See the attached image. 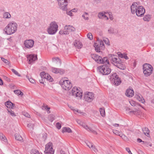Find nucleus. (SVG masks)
I'll use <instances>...</instances> for the list:
<instances>
[{
    "label": "nucleus",
    "instance_id": "nucleus-29",
    "mask_svg": "<svg viewBox=\"0 0 154 154\" xmlns=\"http://www.w3.org/2000/svg\"><path fill=\"white\" fill-rule=\"evenodd\" d=\"M72 132V131L70 128H69L64 127L63 128L62 132L64 133L65 132L70 133Z\"/></svg>",
    "mask_w": 154,
    "mask_h": 154
},
{
    "label": "nucleus",
    "instance_id": "nucleus-16",
    "mask_svg": "<svg viewBox=\"0 0 154 154\" xmlns=\"http://www.w3.org/2000/svg\"><path fill=\"white\" fill-rule=\"evenodd\" d=\"M52 72L55 73H60L62 74L64 73V71L62 69L52 67L51 69Z\"/></svg>",
    "mask_w": 154,
    "mask_h": 154
},
{
    "label": "nucleus",
    "instance_id": "nucleus-36",
    "mask_svg": "<svg viewBox=\"0 0 154 154\" xmlns=\"http://www.w3.org/2000/svg\"><path fill=\"white\" fill-rule=\"evenodd\" d=\"M122 63H120V64H118L117 65H115V66L118 67V68L122 69H124L125 68V66L122 64Z\"/></svg>",
    "mask_w": 154,
    "mask_h": 154
},
{
    "label": "nucleus",
    "instance_id": "nucleus-49",
    "mask_svg": "<svg viewBox=\"0 0 154 154\" xmlns=\"http://www.w3.org/2000/svg\"><path fill=\"white\" fill-rule=\"evenodd\" d=\"M56 127L58 129H59L61 128V125L60 123H57L56 124Z\"/></svg>",
    "mask_w": 154,
    "mask_h": 154
},
{
    "label": "nucleus",
    "instance_id": "nucleus-50",
    "mask_svg": "<svg viewBox=\"0 0 154 154\" xmlns=\"http://www.w3.org/2000/svg\"><path fill=\"white\" fill-rule=\"evenodd\" d=\"M28 79L29 81V82L32 83H34L35 82V80L33 79L32 78H28Z\"/></svg>",
    "mask_w": 154,
    "mask_h": 154
},
{
    "label": "nucleus",
    "instance_id": "nucleus-23",
    "mask_svg": "<svg viewBox=\"0 0 154 154\" xmlns=\"http://www.w3.org/2000/svg\"><path fill=\"white\" fill-rule=\"evenodd\" d=\"M113 84L115 85H119L121 83L120 79L119 78H117L115 79H114L113 81L111 82Z\"/></svg>",
    "mask_w": 154,
    "mask_h": 154
},
{
    "label": "nucleus",
    "instance_id": "nucleus-20",
    "mask_svg": "<svg viewBox=\"0 0 154 154\" xmlns=\"http://www.w3.org/2000/svg\"><path fill=\"white\" fill-rule=\"evenodd\" d=\"M106 12H100L98 14V16L100 19H102L103 18H106L107 20L108 19V18L105 15Z\"/></svg>",
    "mask_w": 154,
    "mask_h": 154
},
{
    "label": "nucleus",
    "instance_id": "nucleus-1",
    "mask_svg": "<svg viewBox=\"0 0 154 154\" xmlns=\"http://www.w3.org/2000/svg\"><path fill=\"white\" fill-rule=\"evenodd\" d=\"M131 13L133 14H136L138 17H142L145 12L143 6H138L137 2H134L131 6Z\"/></svg>",
    "mask_w": 154,
    "mask_h": 154
},
{
    "label": "nucleus",
    "instance_id": "nucleus-63",
    "mask_svg": "<svg viewBox=\"0 0 154 154\" xmlns=\"http://www.w3.org/2000/svg\"><path fill=\"white\" fill-rule=\"evenodd\" d=\"M60 154H66L65 151L61 150L60 151Z\"/></svg>",
    "mask_w": 154,
    "mask_h": 154
},
{
    "label": "nucleus",
    "instance_id": "nucleus-64",
    "mask_svg": "<svg viewBox=\"0 0 154 154\" xmlns=\"http://www.w3.org/2000/svg\"><path fill=\"white\" fill-rule=\"evenodd\" d=\"M100 47H102L103 46V42L100 41Z\"/></svg>",
    "mask_w": 154,
    "mask_h": 154
},
{
    "label": "nucleus",
    "instance_id": "nucleus-37",
    "mask_svg": "<svg viewBox=\"0 0 154 154\" xmlns=\"http://www.w3.org/2000/svg\"><path fill=\"white\" fill-rule=\"evenodd\" d=\"M137 99L140 102L142 103H144L145 102V100L142 97H141L139 96H137Z\"/></svg>",
    "mask_w": 154,
    "mask_h": 154
},
{
    "label": "nucleus",
    "instance_id": "nucleus-58",
    "mask_svg": "<svg viewBox=\"0 0 154 154\" xmlns=\"http://www.w3.org/2000/svg\"><path fill=\"white\" fill-rule=\"evenodd\" d=\"M104 41L106 44L109 45V42L108 41V39H107L106 40H104Z\"/></svg>",
    "mask_w": 154,
    "mask_h": 154
},
{
    "label": "nucleus",
    "instance_id": "nucleus-28",
    "mask_svg": "<svg viewBox=\"0 0 154 154\" xmlns=\"http://www.w3.org/2000/svg\"><path fill=\"white\" fill-rule=\"evenodd\" d=\"M151 18V16L149 14L145 15L143 17V20L145 21H149Z\"/></svg>",
    "mask_w": 154,
    "mask_h": 154
},
{
    "label": "nucleus",
    "instance_id": "nucleus-39",
    "mask_svg": "<svg viewBox=\"0 0 154 154\" xmlns=\"http://www.w3.org/2000/svg\"><path fill=\"white\" fill-rule=\"evenodd\" d=\"M113 132L114 134L119 136H121V135L122 133L116 130H113Z\"/></svg>",
    "mask_w": 154,
    "mask_h": 154
},
{
    "label": "nucleus",
    "instance_id": "nucleus-42",
    "mask_svg": "<svg viewBox=\"0 0 154 154\" xmlns=\"http://www.w3.org/2000/svg\"><path fill=\"white\" fill-rule=\"evenodd\" d=\"M31 154H40L39 151L36 150H32L31 151Z\"/></svg>",
    "mask_w": 154,
    "mask_h": 154
},
{
    "label": "nucleus",
    "instance_id": "nucleus-31",
    "mask_svg": "<svg viewBox=\"0 0 154 154\" xmlns=\"http://www.w3.org/2000/svg\"><path fill=\"white\" fill-rule=\"evenodd\" d=\"M88 13L85 12L82 15V17L85 20H89L88 17Z\"/></svg>",
    "mask_w": 154,
    "mask_h": 154
},
{
    "label": "nucleus",
    "instance_id": "nucleus-12",
    "mask_svg": "<svg viewBox=\"0 0 154 154\" xmlns=\"http://www.w3.org/2000/svg\"><path fill=\"white\" fill-rule=\"evenodd\" d=\"M34 43V42L33 40H26L24 41V45L26 48H31L33 47Z\"/></svg>",
    "mask_w": 154,
    "mask_h": 154
},
{
    "label": "nucleus",
    "instance_id": "nucleus-32",
    "mask_svg": "<svg viewBox=\"0 0 154 154\" xmlns=\"http://www.w3.org/2000/svg\"><path fill=\"white\" fill-rule=\"evenodd\" d=\"M42 109H44L47 110L48 113H49L50 112L49 111V109H50V108L48 107L47 105L45 106L44 104H43V105L42 106Z\"/></svg>",
    "mask_w": 154,
    "mask_h": 154
},
{
    "label": "nucleus",
    "instance_id": "nucleus-14",
    "mask_svg": "<svg viewBox=\"0 0 154 154\" xmlns=\"http://www.w3.org/2000/svg\"><path fill=\"white\" fill-rule=\"evenodd\" d=\"M27 58L28 63L30 64H32L36 60H37V56H35L33 54L28 55Z\"/></svg>",
    "mask_w": 154,
    "mask_h": 154
},
{
    "label": "nucleus",
    "instance_id": "nucleus-62",
    "mask_svg": "<svg viewBox=\"0 0 154 154\" xmlns=\"http://www.w3.org/2000/svg\"><path fill=\"white\" fill-rule=\"evenodd\" d=\"M118 55H119V56H118L119 57H120L121 58L123 57L124 55L122 54L121 53H119V54H118Z\"/></svg>",
    "mask_w": 154,
    "mask_h": 154
},
{
    "label": "nucleus",
    "instance_id": "nucleus-55",
    "mask_svg": "<svg viewBox=\"0 0 154 154\" xmlns=\"http://www.w3.org/2000/svg\"><path fill=\"white\" fill-rule=\"evenodd\" d=\"M91 148L92 149V150H93L95 152H96L98 151L97 149L95 148V146H94L93 147H92Z\"/></svg>",
    "mask_w": 154,
    "mask_h": 154
},
{
    "label": "nucleus",
    "instance_id": "nucleus-41",
    "mask_svg": "<svg viewBox=\"0 0 154 154\" xmlns=\"http://www.w3.org/2000/svg\"><path fill=\"white\" fill-rule=\"evenodd\" d=\"M1 58L2 60L7 65H9V64H10V62L8 61L7 60L3 58H2V57H1Z\"/></svg>",
    "mask_w": 154,
    "mask_h": 154
},
{
    "label": "nucleus",
    "instance_id": "nucleus-26",
    "mask_svg": "<svg viewBox=\"0 0 154 154\" xmlns=\"http://www.w3.org/2000/svg\"><path fill=\"white\" fill-rule=\"evenodd\" d=\"M0 140L5 143H7V140L5 136L2 133H0Z\"/></svg>",
    "mask_w": 154,
    "mask_h": 154
},
{
    "label": "nucleus",
    "instance_id": "nucleus-44",
    "mask_svg": "<svg viewBox=\"0 0 154 154\" xmlns=\"http://www.w3.org/2000/svg\"><path fill=\"white\" fill-rule=\"evenodd\" d=\"M11 71L13 72L16 75H17L18 76H20V75L19 73L18 72L16 71L14 69H12Z\"/></svg>",
    "mask_w": 154,
    "mask_h": 154
},
{
    "label": "nucleus",
    "instance_id": "nucleus-56",
    "mask_svg": "<svg viewBox=\"0 0 154 154\" xmlns=\"http://www.w3.org/2000/svg\"><path fill=\"white\" fill-rule=\"evenodd\" d=\"M137 141L139 143H140L141 142H143V143H146V142H145L143 141H142V140L140 139V138H138L137 139Z\"/></svg>",
    "mask_w": 154,
    "mask_h": 154
},
{
    "label": "nucleus",
    "instance_id": "nucleus-53",
    "mask_svg": "<svg viewBox=\"0 0 154 154\" xmlns=\"http://www.w3.org/2000/svg\"><path fill=\"white\" fill-rule=\"evenodd\" d=\"M34 125L32 123H30L27 124V126L29 128H33Z\"/></svg>",
    "mask_w": 154,
    "mask_h": 154
},
{
    "label": "nucleus",
    "instance_id": "nucleus-21",
    "mask_svg": "<svg viewBox=\"0 0 154 154\" xmlns=\"http://www.w3.org/2000/svg\"><path fill=\"white\" fill-rule=\"evenodd\" d=\"M5 105L7 107L11 109L13 108L15 105L13 103L10 101H7L5 102Z\"/></svg>",
    "mask_w": 154,
    "mask_h": 154
},
{
    "label": "nucleus",
    "instance_id": "nucleus-38",
    "mask_svg": "<svg viewBox=\"0 0 154 154\" xmlns=\"http://www.w3.org/2000/svg\"><path fill=\"white\" fill-rule=\"evenodd\" d=\"M14 92L15 94H17L18 95H23V93L19 90H14Z\"/></svg>",
    "mask_w": 154,
    "mask_h": 154
},
{
    "label": "nucleus",
    "instance_id": "nucleus-54",
    "mask_svg": "<svg viewBox=\"0 0 154 154\" xmlns=\"http://www.w3.org/2000/svg\"><path fill=\"white\" fill-rule=\"evenodd\" d=\"M94 47L95 48V50L97 52H100V49L99 46H97V47L95 46Z\"/></svg>",
    "mask_w": 154,
    "mask_h": 154
},
{
    "label": "nucleus",
    "instance_id": "nucleus-11",
    "mask_svg": "<svg viewBox=\"0 0 154 154\" xmlns=\"http://www.w3.org/2000/svg\"><path fill=\"white\" fill-rule=\"evenodd\" d=\"M58 2L59 5L60 9L63 11H66L67 9L68 0H57Z\"/></svg>",
    "mask_w": 154,
    "mask_h": 154
},
{
    "label": "nucleus",
    "instance_id": "nucleus-19",
    "mask_svg": "<svg viewBox=\"0 0 154 154\" xmlns=\"http://www.w3.org/2000/svg\"><path fill=\"white\" fill-rule=\"evenodd\" d=\"M74 45L78 49L81 48L83 46L82 43L78 40H75L74 42Z\"/></svg>",
    "mask_w": 154,
    "mask_h": 154
},
{
    "label": "nucleus",
    "instance_id": "nucleus-17",
    "mask_svg": "<svg viewBox=\"0 0 154 154\" xmlns=\"http://www.w3.org/2000/svg\"><path fill=\"white\" fill-rule=\"evenodd\" d=\"M64 29L67 31L68 34L70 32H74L75 31V28L73 26L70 25H66L64 27Z\"/></svg>",
    "mask_w": 154,
    "mask_h": 154
},
{
    "label": "nucleus",
    "instance_id": "nucleus-61",
    "mask_svg": "<svg viewBox=\"0 0 154 154\" xmlns=\"http://www.w3.org/2000/svg\"><path fill=\"white\" fill-rule=\"evenodd\" d=\"M24 116L28 118H29L30 117V115L28 113H26L24 114Z\"/></svg>",
    "mask_w": 154,
    "mask_h": 154
},
{
    "label": "nucleus",
    "instance_id": "nucleus-47",
    "mask_svg": "<svg viewBox=\"0 0 154 154\" xmlns=\"http://www.w3.org/2000/svg\"><path fill=\"white\" fill-rule=\"evenodd\" d=\"M88 38L90 40H91L93 38L92 35L91 33H89L87 34V35Z\"/></svg>",
    "mask_w": 154,
    "mask_h": 154
},
{
    "label": "nucleus",
    "instance_id": "nucleus-34",
    "mask_svg": "<svg viewBox=\"0 0 154 154\" xmlns=\"http://www.w3.org/2000/svg\"><path fill=\"white\" fill-rule=\"evenodd\" d=\"M15 139L17 140L20 141H22L23 140L22 137L21 136L18 134H15Z\"/></svg>",
    "mask_w": 154,
    "mask_h": 154
},
{
    "label": "nucleus",
    "instance_id": "nucleus-8",
    "mask_svg": "<svg viewBox=\"0 0 154 154\" xmlns=\"http://www.w3.org/2000/svg\"><path fill=\"white\" fill-rule=\"evenodd\" d=\"M84 100L88 102H91L94 100V94L91 92H86L84 95Z\"/></svg>",
    "mask_w": 154,
    "mask_h": 154
},
{
    "label": "nucleus",
    "instance_id": "nucleus-3",
    "mask_svg": "<svg viewBox=\"0 0 154 154\" xmlns=\"http://www.w3.org/2000/svg\"><path fill=\"white\" fill-rule=\"evenodd\" d=\"M97 69L100 73L103 75H108L111 71L110 65L109 64L101 65L97 67Z\"/></svg>",
    "mask_w": 154,
    "mask_h": 154
},
{
    "label": "nucleus",
    "instance_id": "nucleus-13",
    "mask_svg": "<svg viewBox=\"0 0 154 154\" xmlns=\"http://www.w3.org/2000/svg\"><path fill=\"white\" fill-rule=\"evenodd\" d=\"M77 122L78 124H79L81 125H82L83 128H85L88 131L91 132L96 134H97V133L95 131H94V130H93L91 128L89 127L87 125L85 124H83L81 122L80 120H77Z\"/></svg>",
    "mask_w": 154,
    "mask_h": 154
},
{
    "label": "nucleus",
    "instance_id": "nucleus-35",
    "mask_svg": "<svg viewBox=\"0 0 154 154\" xmlns=\"http://www.w3.org/2000/svg\"><path fill=\"white\" fill-rule=\"evenodd\" d=\"M100 111L102 116L103 117H104L105 115V113L104 109L102 108H100Z\"/></svg>",
    "mask_w": 154,
    "mask_h": 154
},
{
    "label": "nucleus",
    "instance_id": "nucleus-25",
    "mask_svg": "<svg viewBox=\"0 0 154 154\" xmlns=\"http://www.w3.org/2000/svg\"><path fill=\"white\" fill-rule=\"evenodd\" d=\"M110 80L111 82L114 79L119 78V76L116 73H113L111 74L110 77Z\"/></svg>",
    "mask_w": 154,
    "mask_h": 154
},
{
    "label": "nucleus",
    "instance_id": "nucleus-33",
    "mask_svg": "<svg viewBox=\"0 0 154 154\" xmlns=\"http://www.w3.org/2000/svg\"><path fill=\"white\" fill-rule=\"evenodd\" d=\"M52 60L53 62H55L56 61V63L59 61V62L60 64L61 65V61L60 59L58 58V57H54L52 58Z\"/></svg>",
    "mask_w": 154,
    "mask_h": 154
},
{
    "label": "nucleus",
    "instance_id": "nucleus-30",
    "mask_svg": "<svg viewBox=\"0 0 154 154\" xmlns=\"http://www.w3.org/2000/svg\"><path fill=\"white\" fill-rule=\"evenodd\" d=\"M11 15L8 12L4 13L3 15V17L5 18H9L11 17Z\"/></svg>",
    "mask_w": 154,
    "mask_h": 154
},
{
    "label": "nucleus",
    "instance_id": "nucleus-9",
    "mask_svg": "<svg viewBox=\"0 0 154 154\" xmlns=\"http://www.w3.org/2000/svg\"><path fill=\"white\" fill-rule=\"evenodd\" d=\"M109 59L111 60L112 63L115 66V65H117L118 64H120V63H122L121 59L117 55L114 54H110L109 55Z\"/></svg>",
    "mask_w": 154,
    "mask_h": 154
},
{
    "label": "nucleus",
    "instance_id": "nucleus-10",
    "mask_svg": "<svg viewBox=\"0 0 154 154\" xmlns=\"http://www.w3.org/2000/svg\"><path fill=\"white\" fill-rule=\"evenodd\" d=\"M44 152L46 154H54V150L53 149V145L52 143L49 142L45 145Z\"/></svg>",
    "mask_w": 154,
    "mask_h": 154
},
{
    "label": "nucleus",
    "instance_id": "nucleus-2",
    "mask_svg": "<svg viewBox=\"0 0 154 154\" xmlns=\"http://www.w3.org/2000/svg\"><path fill=\"white\" fill-rule=\"evenodd\" d=\"M17 24L14 21L10 22L5 27L4 31L5 33L8 35L14 33L17 30Z\"/></svg>",
    "mask_w": 154,
    "mask_h": 154
},
{
    "label": "nucleus",
    "instance_id": "nucleus-60",
    "mask_svg": "<svg viewBox=\"0 0 154 154\" xmlns=\"http://www.w3.org/2000/svg\"><path fill=\"white\" fill-rule=\"evenodd\" d=\"M126 150L129 153H130L131 152V150L128 147H126Z\"/></svg>",
    "mask_w": 154,
    "mask_h": 154
},
{
    "label": "nucleus",
    "instance_id": "nucleus-5",
    "mask_svg": "<svg viewBox=\"0 0 154 154\" xmlns=\"http://www.w3.org/2000/svg\"><path fill=\"white\" fill-rule=\"evenodd\" d=\"M58 27V26L56 22L55 21L51 22L47 30L48 33L50 35L55 34L57 31Z\"/></svg>",
    "mask_w": 154,
    "mask_h": 154
},
{
    "label": "nucleus",
    "instance_id": "nucleus-18",
    "mask_svg": "<svg viewBox=\"0 0 154 154\" xmlns=\"http://www.w3.org/2000/svg\"><path fill=\"white\" fill-rule=\"evenodd\" d=\"M125 94L126 96L128 97H132L134 95V91L132 89H128L126 90Z\"/></svg>",
    "mask_w": 154,
    "mask_h": 154
},
{
    "label": "nucleus",
    "instance_id": "nucleus-57",
    "mask_svg": "<svg viewBox=\"0 0 154 154\" xmlns=\"http://www.w3.org/2000/svg\"><path fill=\"white\" fill-rule=\"evenodd\" d=\"M71 11H69L68 12L67 11V14L68 15H69L70 16H72V13Z\"/></svg>",
    "mask_w": 154,
    "mask_h": 154
},
{
    "label": "nucleus",
    "instance_id": "nucleus-51",
    "mask_svg": "<svg viewBox=\"0 0 154 154\" xmlns=\"http://www.w3.org/2000/svg\"><path fill=\"white\" fill-rule=\"evenodd\" d=\"M47 79L48 80H49V81L50 82H52L53 80V78L49 75V76H48V79Z\"/></svg>",
    "mask_w": 154,
    "mask_h": 154
},
{
    "label": "nucleus",
    "instance_id": "nucleus-45",
    "mask_svg": "<svg viewBox=\"0 0 154 154\" xmlns=\"http://www.w3.org/2000/svg\"><path fill=\"white\" fill-rule=\"evenodd\" d=\"M59 34L60 35H63V34H65V35H67L68 33L67 31H66V30H65L64 31H63V30H60V31Z\"/></svg>",
    "mask_w": 154,
    "mask_h": 154
},
{
    "label": "nucleus",
    "instance_id": "nucleus-40",
    "mask_svg": "<svg viewBox=\"0 0 154 154\" xmlns=\"http://www.w3.org/2000/svg\"><path fill=\"white\" fill-rule=\"evenodd\" d=\"M8 111L12 116H16L14 112L11 109H8Z\"/></svg>",
    "mask_w": 154,
    "mask_h": 154
},
{
    "label": "nucleus",
    "instance_id": "nucleus-15",
    "mask_svg": "<svg viewBox=\"0 0 154 154\" xmlns=\"http://www.w3.org/2000/svg\"><path fill=\"white\" fill-rule=\"evenodd\" d=\"M91 57L95 61L98 63H101V59H102V57L96 54H91Z\"/></svg>",
    "mask_w": 154,
    "mask_h": 154
},
{
    "label": "nucleus",
    "instance_id": "nucleus-22",
    "mask_svg": "<svg viewBox=\"0 0 154 154\" xmlns=\"http://www.w3.org/2000/svg\"><path fill=\"white\" fill-rule=\"evenodd\" d=\"M142 131L144 134L146 136L149 137V130L147 128H142Z\"/></svg>",
    "mask_w": 154,
    "mask_h": 154
},
{
    "label": "nucleus",
    "instance_id": "nucleus-52",
    "mask_svg": "<svg viewBox=\"0 0 154 154\" xmlns=\"http://www.w3.org/2000/svg\"><path fill=\"white\" fill-rule=\"evenodd\" d=\"M50 116L51 117V119H50V120L51 122H52L54 119V116L53 115L51 114L50 115Z\"/></svg>",
    "mask_w": 154,
    "mask_h": 154
},
{
    "label": "nucleus",
    "instance_id": "nucleus-48",
    "mask_svg": "<svg viewBox=\"0 0 154 154\" xmlns=\"http://www.w3.org/2000/svg\"><path fill=\"white\" fill-rule=\"evenodd\" d=\"M120 136L124 140H126L128 139L127 137L125 135L122 134V133H121V136Z\"/></svg>",
    "mask_w": 154,
    "mask_h": 154
},
{
    "label": "nucleus",
    "instance_id": "nucleus-7",
    "mask_svg": "<svg viewBox=\"0 0 154 154\" xmlns=\"http://www.w3.org/2000/svg\"><path fill=\"white\" fill-rule=\"evenodd\" d=\"M70 94L75 97H77L78 99H81L82 96V92L75 87L72 88L71 92H70Z\"/></svg>",
    "mask_w": 154,
    "mask_h": 154
},
{
    "label": "nucleus",
    "instance_id": "nucleus-43",
    "mask_svg": "<svg viewBox=\"0 0 154 154\" xmlns=\"http://www.w3.org/2000/svg\"><path fill=\"white\" fill-rule=\"evenodd\" d=\"M114 32V29L113 28L110 27L108 30V32L110 34H113Z\"/></svg>",
    "mask_w": 154,
    "mask_h": 154
},
{
    "label": "nucleus",
    "instance_id": "nucleus-4",
    "mask_svg": "<svg viewBox=\"0 0 154 154\" xmlns=\"http://www.w3.org/2000/svg\"><path fill=\"white\" fill-rule=\"evenodd\" d=\"M67 78H62L60 83L62 88L66 90H69L72 87V84Z\"/></svg>",
    "mask_w": 154,
    "mask_h": 154
},
{
    "label": "nucleus",
    "instance_id": "nucleus-59",
    "mask_svg": "<svg viewBox=\"0 0 154 154\" xmlns=\"http://www.w3.org/2000/svg\"><path fill=\"white\" fill-rule=\"evenodd\" d=\"M98 42L99 43H98L97 42H95L94 43V47H95V46H97V47L99 46V43L100 42Z\"/></svg>",
    "mask_w": 154,
    "mask_h": 154
},
{
    "label": "nucleus",
    "instance_id": "nucleus-27",
    "mask_svg": "<svg viewBox=\"0 0 154 154\" xmlns=\"http://www.w3.org/2000/svg\"><path fill=\"white\" fill-rule=\"evenodd\" d=\"M49 75L48 73H46L45 72H43L40 73V75L41 76L42 79L44 78L46 79H48Z\"/></svg>",
    "mask_w": 154,
    "mask_h": 154
},
{
    "label": "nucleus",
    "instance_id": "nucleus-24",
    "mask_svg": "<svg viewBox=\"0 0 154 154\" xmlns=\"http://www.w3.org/2000/svg\"><path fill=\"white\" fill-rule=\"evenodd\" d=\"M101 63H103L104 64H109L110 65L109 61V60L107 59V58L104 57L103 59L102 58L101 59Z\"/></svg>",
    "mask_w": 154,
    "mask_h": 154
},
{
    "label": "nucleus",
    "instance_id": "nucleus-6",
    "mask_svg": "<svg viewBox=\"0 0 154 154\" xmlns=\"http://www.w3.org/2000/svg\"><path fill=\"white\" fill-rule=\"evenodd\" d=\"M143 72L146 76H148L152 73L153 69L150 64L145 63L143 65Z\"/></svg>",
    "mask_w": 154,
    "mask_h": 154
},
{
    "label": "nucleus",
    "instance_id": "nucleus-46",
    "mask_svg": "<svg viewBox=\"0 0 154 154\" xmlns=\"http://www.w3.org/2000/svg\"><path fill=\"white\" fill-rule=\"evenodd\" d=\"M87 145V146L89 147L90 148H92L93 147V144L89 142H88L86 143Z\"/></svg>",
    "mask_w": 154,
    "mask_h": 154
}]
</instances>
